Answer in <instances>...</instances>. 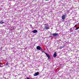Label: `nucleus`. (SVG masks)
<instances>
[{"label": "nucleus", "instance_id": "nucleus-1", "mask_svg": "<svg viewBox=\"0 0 79 79\" xmlns=\"http://www.w3.org/2000/svg\"><path fill=\"white\" fill-rule=\"evenodd\" d=\"M36 48L37 49V50H41V52H44L43 51V49L42 48H41V47H40V46H37L36 47Z\"/></svg>", "mask_w": 79, "mask_h": 79}, {"label": "nucleus", "instance_id": "nucleus-2", "mask_svg": "<svg viewBox=\"0 0 79 79\" xmlns=\"http://www.w3.org/2000/svg\"><path fill=\"white\" fill-rule=\"evenodd\" d=\"M52 35H53V36H54V37H56V36H57V35H58V33H53Z\"/></svg>", "mask_w": 79, "mask_h": 79}, {"label": "nucleus", "instance_id": "nucleus-3", "mask_svg": "<svg viewBox=\"0 0 79 79\" xmlns=\"http://www.w3.org/2000/svg\"><path fill=\"white\" fill-rule=\"evenodd\" d=\"M45 54H46L48 59H50V56L49 54H48V53L46 52L45 53Z\"/></svg>", "mask_w": 79, "mask_h": 79}, {"label": "nucleus", "instance_id": "nucleus-4", "mask_svg": "<svg viewBox=\"0 0 79 79\" xmlns=\"http://www.w3.org/2000/svg\"><path fill=\"white\" fill-rule=\"evenodd\" d=\"M39 74V72H37V73H36L34 75V76H38Z\"/></svg>", "mask_w": 79, "mask_h": 79}, {"label": "nucleus", "instance_id": "nucleus-5", "mask_svg": "<svg viewBox=\"0 0 79 79\" xmlns=\"http://www.w3.org/2000/svg\"><path fill=\"white\" fill-rule=\"evenodd\" d=\"M50 28L46 26H45V27L44 28V29H49Z\"/></svg>", "mask_w": 79, "mask_h": 79}, {"label": "nucleus", "instance_id": "nucleus-6", "mask_svg": "<svg viewBox=\"0 0 79 79\" xmlns=\"http://www.w3.org/2000/svg\"><path fill=\"white\" fill-rule=\"evenodd\" d=\"M57 56V55H56V52H55L53 54V57H55Z\"/></svg>", "mask_w": 79, "mask_h": 79}, {"label": "nucleus", "instance_id": "nucleus-7", "mask_svg": "<svg viewBox=\"0 0 79 79\" xmlns=\"http://www.w3.org/2000/svg\"><path fill=\"white\" fill-rule=\"evenodd\" d=\"M33 33H36L37 32V30H34L33 31Z\"/></svg>", "mask_w": 79, "mask_h": 79}, {"label": "nucleus", "instance_id": "nucleus-8", "mask_svg": "<svg viewBox=\"0 0 79 79\" xmlns=\"http://www.w3.org/2000/svg\"><path fill=\"white\" fill-rule=\"evenodd\" d=\"M65 18H66V17H65V15H63L62 16V19H65Z\"/></svg>", "mask_w": 79, "mask_h": 79}, {"label": "nucleus", "instance_id": "nucleus-9", "mask_svg": "<svg viewBox=\"0 0 79 79\" xmlns=\"http://www.w3.org/2000/svg\"><path fill=\"white\" fill-rule=\"evenodd\" d=\"M64 46H60V49H61V48H64Z\"/></svg>", "mask_w": 79, "mask_h": 79}, {"label": "nucleus", "instance_id": "nucleus-10", "mask_svg": "<svg viewBox=\"0 0 79 79\" xmlns=\"http://www.w3.org/2000/svg\"><path fill=\"white\" fill-rule=\"evenodd\" d=\"M4 22H0V24H3Z\"/></svg>", "mask_w": 79, "mask_h": 79}, {"label": "nucleus", "instance_id": "nucleus-11", "mask_svg": "<svg viewBox=\"0 0 79 79\" xmlns=\"http://www.w3.org/2000/svg\"><path fill=\"white\" fill-rule=\"evenodd\" d=\"M77 29H79V28H77L75 29V30H77Z\"/></svg>", "mask_w": 79, "mask_h": 79}, {"label": "nucleus", "instance_id": "nucleus-12", "mask_svg": "<svg viewBox=\"0 0 79 79\" xmlns=\"http://www.w3.org/2000/svg\"><path fill=\"white\" fill-rule=\"evenodd\" d=\"M76 26H77V25H76L74 27H76Z\"/></svg>", "mask_w": 79, "mask_h": 79}, {"label": "nucleus", "instance_id": "nucleus-13", "mask_svg": "<svg viewBox=\"0 0 79 79\" xmlns=\"http://www.w3.org/2000/svg\"><path fill=\"white\" fill-rule=\"evenodd\" d=\"M2 48H2V47H1V49H2Z\"/></svg>", "mask_w": 79, "mask_h": 79}, {"label": "nucleus", "instance_id": "nucleus-14", "mask_svg": "<svg viewBox=\"0 0 79 79\" xmlns=\"http://www.w3.org/2000/svg\"><path fill=\"white\" fill-rule=\"evenodd\" d=\"M49 0H45V1H48Z\"/></svg>", "mask_w": 79, "mask_h": 79}, {"label": "nucleus", "instance_id": "nucleus-15", "mask_svg": "<svg viewBox=\"0 0 79 79\" xmlns=\"http://www.w3.org/2000/svg\"><path fill=\"white\" fill-rule=\"evenodd\" d=\"M1 66V65H0V67Z\"/></svg>", "mask_w": 79, "mask_h": 79}, {"label": "nucleus", "instance_id": "nucleus-16", "mask_svg": "<svg viewBox=\"0 0 79 79\" xmlns=\"http://www.w3.org/2000/svg\"><path fill=\"white\" fill-rule=\"evenodd\" d=\"M78 29H79V27H78Z\"/></svg>", "mask_w": 79, "mask_h": 79}, {"label": "nucleus", "instance_id": "nucleus-17", "mask_svg": "<svg viewBox=\"0 0 79 79\" xmlns=\"http://www.w3.org/2000/svg\"><path fill=\"white\" fill-rule=\"evenodd\" d=\"M19 0H19L20 1V0Z\"/></svg>", "mask_w": 79, "mask_h": 79}, {"label": "nucleus", "instance_id": "nucleus-18", "mask_svg": "<svg viewBox=\"0 0 79 79\" xmlns=\"http://www.w3.org/2000/svg\"><path fill=\"white\" fill-rule=\"evenodd\" d=\"M71 29H72V28H71Z\"/></svg>", "mask_w": 79, "mask_h": 79}]
</instances>
